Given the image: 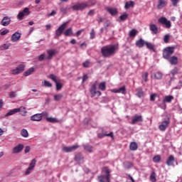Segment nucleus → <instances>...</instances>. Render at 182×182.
<instances>
[{
	"label": "nucleus",
	"instance_id": "nucleus-1",
	"mask_svg": "<svg viewBox=\"0 0 182 182\" xmlns=\"http://www.w3.org/2000/svg\"><path fill=\"white\" fill-rule=\"evenodd\" d=\"M117 50L119 47L116 45L105 46L101 48V53L104 58H110V56H114Z\"/></svg>",
	"mask_w": 182,
	"mask_h": 182
},
{
	"label": "nucleus",
	"instance_id": "nucleus-2",
	"mask_svg": "<svg viewBox=\"0 0 182 182\" xmlns=\"http://www.w3.org/2000/svg\"><path fill=\"white\" fill-rule=\"evenodd\" d=\"M174 53V49L171 47H167L163 50V58L168 60L171 58V55Z\"/></svg>",
	"mask_w": 182,
	"mask_h": 182
},
{
	"label": "nucleus",
	"instance_id": "nucleus-3",
	"mask_svg": "<svg viewBox=\"0 0 182 182\" xmlns=\"http://www.w3.org/2000/svg\"><path fill=\"white\" fill-rule=\"evenodd\" d=\"M68 23L69 22L63 23L56 31H55V39H59V37L62 36V33H63V31L68 28Z\"/></svg>",
	"mask_w": 182,
	"mask_h": 182
},
{
	"label": "nucleus",
	"instance_id": "nucleus-4",
	"mask_svg": "<svg viewBox=\"0 0 182 182\" xmlns=\"http://www.w3.org/2000/svg\"><path fill=\"white\" fill-rule=\"evenodd\" d=\"M96 86H97V82H95L92 85V86L90 90V93H91V97H96V96H97L99 97V96H102V92L97 90Z\"/></svg>",
	"mask_w": 182,
	"mask_h": 182
},
{
	"label": "nucleus",
	"instance_id": "nucleus-5",
	"mask_svg": "<svg viewBox=\"0 0 182 182\" xmlns=\"http://www.w3.org/2000/svg\"><path fill=\"white\" fill-rule=\"evenodd\" d=\"M174 100V97L173 95H166L164 97L162 106L161 107V109L164 110H166V107H167V105H166V103H171V101Z\"/></svg>",
	"mask_w": 182,
	"mask_h": 182
},
{
	"label": "nucleus",
	"instance_id": "nucleus-6",
	"mask_svg": "<svg viewBox=\"0 0 182 182\" xmlns=\"http://www.w3.org/2000/svg\"><path fill=\"white\" fill-rule=\"evenodd\" d=\"M73 11H83V9H86L87 8V4L85 2L78 3L74 6H73Z\"/></svg>",
	"mask_w": 182,
	"mask_h": 182
},
{
	"label": "nucleus",
	"instance_id": "nucleus-7",
	"mask_svg": "<svg viewBox=\"0 0 182 182\" xmlns=\"http://www.w3.org/2000/svg\"><path fill=\"white\" fill-rule=\"evenodd\" d=\"M35 166H36V159H33L29 164L28 168L25 172L26 176H29L30 173H32L33 170H35Z\"/></svg>",
	"mask_w": 182,
	"mask_h": 182
},
{
	"label": "nucleus",
	"instance_id": "nucleus-8",
	"mask_svg": "<svg viewBox=\"0 0 182 182\" xmlns=\"http://www.w3.org/2000/svg\"><path fill=\"white\" fill-rule=\"evenodd\" d=\"M159 23H161V25H165L166 28H167V29H170L171 28V22L168 20H167V18L166 17H161L159 19Z\"/></svg>",
	"mask_w": 182,
	"mask_h": 182
},
{
	"label": "nucleus",
	"instance_id": "nucleus-9",
	"mask_svg": "<svg viewBox=\"0 0 182 182\" xmlns=\"http://www.w3.org/2000/svg\"><path fill=\"white\" fill-rule=\"evenodd\" d=\"M25 70V65L20 64L15 69L12 70V75H19Z\"/></svg>",
	"mask_w": 182,
	"mask_h": 182
},
{
	"label": "nucleus",
	"instance_id": "nucleus-10",
	"mask_svg": "<svg viewBox=\"0 0 182 182\" xmlns=\"http://www.w3.org/2000/svg\"><path fill=\"white\" fill-rule=\"evenodd\" d=\"M170 126V119L163 121L161 124L159 126V129L161 132H166L167 128Z\"/></svg>",
	"mask_w": 182,
	"mask_h": 182
},
{
	"label": "nucleus",
	"instance_id": "nucleus-11",
	"mask_svg": "<svg viewBox=\"0 0 182 182\" xmlns=\"http://www.w3.org/2000/svg\"><path fill=\"white\" fill-rule=\"evenodd\" d=\"M57 53L58 50L56 49L47 50L48 56L46 57V59H47V60H50L51 59H53L54 56L57 55Z\"/></svg>",
	"mask_w": 182,
	"mask_h": 182
},
{
	"label": "nucleus",
	"instance_id": "nucleus-12",
	"mask_svg": "<svg viewBox=\"0 0 182 182\" xmlns=\"http://www.w3.org/2000/svg\"><path fill=\"white\" fill-rule=\"evenodd\" d=\"M80 146L79 145H73V146H64L63 147V151L64 153H72V151H75V150H77Z\"/></svg>",
	"mask_w": 182,
	"mask_h": 182
},
{
	"label": "nucleus",
	"instance_id": "nucleus-13",
	"mask_svg": "<svg viewBox=\"0 0 182 182\" xmlns=\"http://www.w3.org/2000/svg\"><path fill=\"white\" fill-rule=\"evenodd\" d=\"M29 14H31V12L29 11V9L25 8L23 11L18 13V14L17 15V19H18L19 21H22L25 15H29Z\"/></svg>",
	"mask_w": 182,
	"mask_h": 182
},
{
	"label": "nucleus",
	"instance_id": "nucleus-14",
	"mask_svg": "<svg viewBox=\"0 0 182 182\" xmlns=\"http://www.w3.org/2000/svg\"><path fill=\"white\" fill-rule=\"evenodd\" d=\"M99 182H110V176L109 175H100L97 176Z\"/></svg>",
	"mask_w": 182,
	"mask_h": 182
},
{
	"label": "nucleus",
	"instance_id": "nucleus-15",
	"mask_svg": "<svg viewBox=\"0 0 182 182\" xmlns=\"http://www.w3.org/2000/svg\"><path fill=\"white\" fill-rule=\"evenodd\" d=\"M2 26H8L11 23V17L5 16L2 18L1 22Z\"/></svg>",
	"mask_w": 182,
	"mask_h": 182
},
{
	"label": "nucleus",
	"instance_id": "nucleus-16",
	"mask_svg": "<svg viewBox=\"0 0 182 182\" xmlns=\"http://www.w3.org/2000/svg\"><path fill=\"white\" fill-rule=\"evenodd\" d=\"M139 122H143V117L141 115H135L132 120V124H136Z\"/></svg>",
	"mask_w": 182,
	"mask_h": 182
},
{
	"label": "nucleus",
	"instance_id": "nucleus-17",
	"mask_svg": "<svg viewBox=\"0 0 182 182\" xmlns=\"http://www.w3.org/2000/svg\"><path fill=\"white\" fill-rule=\"evenodd\" d=\"M23 150V145L22 144H19L18 146H15L13 149V153L16 154L18 153H21Z\"/></svg>",
	"mask_w": 182,
	"mask_h": 182
},
{
	"label": "nucleus",
	"instance_id": "nucleus-18",
	"mask_svg": "<svg viewBox=\"0 0 182 182\" xmlns=\"http://www.w3.org/2000/svg\"><path fill=\"white\" fill-rule=\"evenodd\" d=\"M31 120L32 122H41L42 120V114H35L31 117Z\"/></svg>",
	"mask_w": 182,
	"mask_h": 182
},
{
	"label": "nucleus",
	"instance_id": "nucleus-19",
	"mask_svg": "<svg viewBox=\"0 0 182 182\" xmlns=\"http://www.w3.org/2000/svg\"><path fill=\"white\" fill-rule=\"evenodd\" d=\"M21 39V33L16 32L11 36V42H18Z\"/></svg>",
	"mask_w": 182,
	"mask_h": 182
},
{
	"label": "nucleus",
	"instance_id": "nucleus-20",
	"mask_svg": "<svg viewBox=\"0 0 182 182\" xmlns=\"http://www.w3.org/2000/svg\"><path fill=\"white\" fill-rule=\"evenodd\" d=\"M174 161H176V159H174V156L171 155V156H169V157L166 160V164L168 166H173L174 165Z\"/></svg>",
	"mask_w": 182,
	"mask_h": 182
},
{
	"label": "nucleus",
	"instance_id": "nucleus-21",
	"mask_svg": "<svg viewBox=\"0 0 182 182\" xmlns=\"http://www.w3.org/2000/svg\"><path fill=\"white\" fill-rule=\"evenodd\" d=\"M149 29L154 35H157V33H159V28H157L156 24H150Z\"/></svg>",
	"mask_w": 182,
	"mask_h": 182
},
{
	"label": "nucleus",
	"instance_id": "nucleus-22",
	"mask_svg": "<svg viewBox=\"0 0 182 182\" xmlns=\"http://www.w3.org/2000/svg\"><path fill=\"white\" fill-rule=\"evenodd\" d=\"M112 92L113 93H122V95H126V87L123 86L119 89H114Z\"/></svg>",
	"mask_w": 182,
	"mask_h": 182
},
{
	"label": "nucleus",
	"instance_id": "nucleus-23",
	"mask_svg": "<svg viewBox=\"0 0 182 182\" xmlns=\"http://www.w3.org/2000/svg\"><path fill=\"white\" fill-rule=\"evenodd\" d=\"M82 147L85 150V151H88V153H93V146L88 144L82 145Z\"/></svg>",
	"mask_w": 182,
	"mask_h": 182
},
{
	"label": "nucleus",
	"instance_id": "nucleus-24",
	"mask_svg": "<svg viewBox=\"0 0 182 182\" xmlns=\"http://www.w3.org/2000/svg\"><path fill=\"white\" fill-rule=\"evenodd\" d=\"M146 42V41L143 40V38H141L136 42V46L138 48H143V46H145Z\"/></svg>",
	"mask_w": 182,
	"mask_h": 182
},
{
	"label": "nucleus",
	"instance_id": "nucleus-25",
	"mask_svg": "<svg viewBox=\"0 0 182 182\" xmlns=\"http://www.w3.org/2000/svg\"><path fill=\"white\" fill-rule=\"evenodd\" d=\"M16 113H19V109H18V108L11 109L5 114V117H8L9 116H12V114H16Z\"/></svg>",
	"mask_w": 182,
	"mask_h": 182
},
{
	"label": "nucleus",
	"instance_id": "nucleus-26",
	"mask_svg": "<svg viewBox=\"0 0 182 182\" xmlns=\"http://www.w3.org/2000/svg\"><path fill=\"white\" fill-rule=\"evenodd\" d=\"M168 60L171 65H177L178 63V58L176 56L171 57Z\"/></svg>",
	"mask_w": 182,
	"mask_h": 182
},
{
	"label": "nucleus",
	"instance_id": "nucleus-27",
	"mask_svg": "<svg viewBox=\"0 0 182 182\" xmlns=\"http://www.w3.org/2000/svg\"><path fill=\"white\" fill-rule=\"evenodd\" d=\"M139 149V146L137 145V143L136 142H131L129 145V150L132 151H136Z\"/></svg>",
	"mask_w": 182,
	"mask_h": 182
},
{
	"label": "nucleus",
	"instance_id": "nucleus-28",
	"mask_svg": "<svg viewBox=\"0 0 182 182\" xmlns=\"http://www.w3.org/2000/svg\"><path fill=\"white\" fill-rule=\"evenodd\" d=\"M107 11L112 14V16L117 15V9L107 8Z\"/></svg>",
	"mask_w": 182,
	"mask_h": 182
},
{
	"label": "nucleus",
	"instance_id": "nucleus-29",
	"mask_svg": "<svg viewBox=\"0 0 182 182\" xmlns=\"http://www.w3.org/2000/svg\"><path fill=\"white\" fill-rule=\"evenodd\" d=\"M136 96H138V97H143V96H144V92L143 91V89H141V87H138L136 90Z\"/></svg>",
	"mask_w": 182,
	"mask_h": 182
},
{
	"label": "nucleus",
	"instance_id": "nucleus-30",
	"mask_svg": "<svg viewBox=\"0 0 182 182\" xmlns=\"http://www.w3.org/2000/svg\"><path fill=\"white\" fill-rule=\"evenodd\" d=\"M166 5V3L165 0H159L157 8L158 9H162V8H164Z\"/></svg>",
	"mask_w": 182,
	"mask_h": 182
},
{
	"label": "nucleus",
	"instance_id": "nucleus-31",
	"mask_svg": "<svg viewBox=\"0 0 182 182\" xmlns=\"http://www.w3.org/2000/svg\"><path fill=\"white\" fill-rule=\"evenodd\" d=\"M63 35H65V36H71V35H73V29L72 28H68L63 32Z\"/></svg>",
	"mask_w": 182,
	"mask_h": 182
},
{
	"label": "nucleus",
	"instance_id": "nucleus-32",
	"mask_svg": "<svg viewBox=\"0 0 182 182\" xmlns=\"http://www.w3.org/2000/svg\"><path fill=\"white\" fill-rule=\"evenodd\" d=\"M134 6V1H127L125 4V9H129L130 8H133Z\"/></svg>",
	"mask_w": 182,
	"mask_h": 182
},
{
	"label": "nucleus",
	"instance_id": "nucleus-33",
	"mask_svg": "<svg viewBox=\"0 0 182 182\" xmlns=\"http://www.w3.org/2000/svg\"><path fill=\"white\" fill-rule=\"evenodd\" d=\"M149 180L151 182H157V179L156 178V172H154V171H152L151 173Z\"/></svg>",
	"mask_w": 182,
	"mask_h": 182
},
{
	"label": "nucleus",
	"instance_id": "nucleus-34",
	"mask_svg": "<svg viewBox=\"0 0 182 182\" xmlns=\"http://www.w3.org/2000/svg\"><path fill=\"white\" fill-rule=\"evenodd\" d=\"M102 173L105 174V176H108V177H110V169H109V167L105 166L102 168Z\"/></svg>",
	"mask_w": 182,
	"mask_h": 182
},
{
	"label": "nucleus",
	"instance_id": "nucleus-35",
	"mask_svg": "<svg viewBox=\"0 0 182 182\" xmlns=\"http://www.w3.org/2000/svg\"><path fill=\"white\" fill-rule=\"evenodd\" d=\"M33 72H35V69L33 68H31L24 72L23 76H29L30 75H32Z\"/></svg>",
	"mask_w": 182,
	"mask_h": 182
},
{
	"label": "nucleus",
	"instance_id": "nucleus-36",
	"mask_svg": "<svg viewBox=\"0 0 182 182\" xmlns=\"http://www.w3.org/2000/svg\"><path fill=\"white\" fill-rule=\"evenodd\" d=\"M98 89H100V90H102V92H105V90H106V82H102L100 83Z\"/></svg>",
	"mask_w": 182,
	"mask_h": 182
},
{
	"label": "nucleus",
	"instance_id": "nucleus-37",
	"mask_svg": "<svg viewBox=\"0 0 182 182\" xmlns=\"http://www.w3.org/2000/svg\"><path fill=\"white\" fill-rule=\"evenodd\" d=\"M21 136H22V137H28L29 136V133L28 132V130H26V129H23L21 131Z\"/></svg>",
	"mask_w": 182,
	"mask_h": 182
},
{
	"label": "nucleus",
	"instance_id": "nucleus-38",
	"mask_svg": "<svg viewBox=\"0 0 182 182\" xmlns=\"http://www.w3.org/2000/svg\"><path fill=\"white\" fill-rule=\"evenodd\" d=\"M145 46L149 50H154V45H153V43L146 41Z\"/></svg>",
	"mask_w": 182,
	"mask_h": 182
},
{
	"label": "nucleus",
	"instance_id": "nucleus-39",
	"mask_svg": "<svg viewBox=\"0 0 182 182\" xmlns=\"http://www.w3.org/2000/svg\"><path fill=\"white\" fill-rule=\"evenodd\" d=\"M85 3L87 4V8H89V6H93V5H96V0H88Z\"/></svg>",
	"mask_w": 182,
	"mask_h": 182
},
{
	"label": "nucleus",
	"instance_id": "nucleus-40",
	"mask_svg": "<svg viewBox=\"0 0 182 182\" xmlns=\"http://www.w3.org/2000/svg\"><path fill=\"white\" fill-rule=\"evenodd\" d=\"M46 120L50 123H59V120L54 117H46Z\"/></svg>",
	"mask_w": 182,
	"mask_h": 182
},
{
	"label": "nucleus",
	"instance_id": "nucleus-41",
	"mask_svg": "<svg viewBox=\"0 0 182 182\" xmlns=\"http://www.w3.org/2000/svg\"><path fill=\"white\" fill-rule=\"evenodd\" d=\"M137 33H139V31L137 30L132 29L131 31H129V37L134 38V36H136V35H137Z\"/></svg>",
	"mask_w": 182,
	"mask_h": 182
},
{
	"label": "nucleus",
	"instance_id": "nucleus-42",
	"mask_svg": "<svg viewBox=\"0 0 182 182\" xmlns=\"http://www.w3.org/2000/svg\"><path fill=\"white\" fill-rule=\"evenodd\" d=\"M75 161H80L81 160H83V156L82 155V154L80 153L77 154L75 155Z\"/></svg>",
	"mask_w": 182,
	"mask_h": 182
},
{
	"label": "nucleus",
	"instance_id": "nucleus-43",
	"mask_svg": "<svg viewBox=\"0 0 182 182\" xmlns=\"http://www.w3.org/2000/svg\"><path fill=\"white\" fill-rule=\"evenodd\" d=\"M153 161L154 163H160L161 161V156L160 155H156L153 158Z\"/></svg>",
	"mask_w": 182,
	"mask_h": 182
},
{
	"label": "nucleus",
	"instance_id": "nucleus-44",
	"mask_svg": "<svg viewBox=\"0 0 182 182\" xmlns=\"http://www.w3.org/2000/svg\"><path fill=\"white\" fill-rule=\"evenodd\" d=\"M90 39H95L96 38V33L95 32V28H92L90 33Z\"/></svg>",
	"mask_w": 182,
	"mask_h": 182
},
{
	"label": "nucleus",
	"instance_id": "nucleus-45",
	"mask_svg": "<svg viewBox=\"0 0 182 182\" xmlns=\"http://www.w3.org/2000/svg\"><path fill=\"white\" fill-rule=\"evenodd\" d=\"M155 79H161L163 77V74L160 72H157L154 74Z\"/></svg>",
	"mask_w": 182,
	"mask_h": 182
},
{
	"label": "nucleus",
	"instance_id": "nucleus-46",
	"mask_svg": "<svg viewBox=\"0 0 182 182\" xmlns=\"http://www.w3.org/2000/svg\"><path fill=\"white\" fill-rule=\"evenodd\" d=\"M69 9H68V7H65V6H62L60 9V12H62V14H68V11Z\"/></svg>",
	"mask_w": 182,
	"mask_h": 182
},
{
	"label": "nucleus",
	"instance_id": "nucleus-47",
	"mask_svg": "<svg viewBox=\"0 0 182 182\" xmlns=\"http://www.w3.org/2000/svg\"><path fill=\"white\" fill-rule=\"evenodd\" d=\"M133 166V163L132 162H125L124 163V167L125 168H132V166Z\"/></svg>",
	"mask_w": 182,
	"mask_h": 182
},
{
	"label": "nucleus",
	"instance_id": "nucleus-48",
	"mask_svg": "<svg viewBox=\"0 0 182 182\" xmlns=\"http://www.w3.org/2000/svg\"><path fill=\"white\" fill-rule=\"evenodd\" d=\"M164 41L165 43H168V42H170V35H165V36L164 37Z\"/></svg>",
	"mask_w": 182,
	"mask_h": 182
},
{
	"label": "nucleus",
	"instance_id": "nucleus-49",
	"mask_svg": "<svg viewBox=\"0 0 182 182\" xmlns=\"http://www.w3.org/2000/svg\"><path fill=\"white\" fill-rule=\"evenodd\" d=\"M18 110H19V112L23 113V114H26L27 113L26 108L25 107H20L19 108H17Z\"/></svg>",
	"mask_w": 182,
	"mask_h": 182
},
{
	"label": "nucleus",
	"instance_id": "nucleus-50",
	"mask_svg": "<svg viewBox=\"0 0 182 182\" xmlns=\"http://www.w3.org/2000/svg\"><path fill=\"white\" fill-rule=\"evenodd\" d=\"M62 97H63L62 94L55 95L54 96V100H55L56 102H58V100H60V99H62Z\"/></svg>",
	"mask_w": 182,
	"mask_h": 182
},
{
	"label": "nucleus",
	"instance_id": "nucleus-51",
	"mask_svg": "<svg viewBox=\"0 0 182 182\" xmlns=\"http://www.w3.org/2000/svg\"><path fill=\"white\" fill-rule=\"evenodd\" d=\"M50 79H51V80H53V82H55V83H57L58 80L56 79V75L51 74L49 75L48 77Z\"/></svg>",
	"mask_w": 182,
	"mask_h": 182
},
{
	"label": "nucleus",
	"instance_id": "nucleus-52",
	"mask_svg": "<svg viewBox=\"0 0 182 182\" xmlns=\"http://www.w3.org/2000/svg\"><path fill=\"white\" fill-rule=\"evenodd\" d=\"M56 84V90H60L62 89V87H63V85H62V83L60 82H55Z\"/></svg>",
	"mask_w": 182,
	"mask_h": 182
},
{
	"label": "nucleus",
	"instance_id": "nucleus-53",
	"mask_svg": "<svg viewBox=\"0 0 182 182\" xmlns=\"http://www.w3.org/2000/svg\"><path fill=\"white\" fill-rule=\"evenodd\" d=\"M149 77V73H144L142 74V78L144 79V82H147Z\"/></svg>",
	"mask_w": 182,
	"mask_h": 182
},
{
	"label": "nucleus",
	"instance_id": "nucleus-54",
	"mask_svg": "<svg viewBox=\"0 0 182 182\" xmlns=\"http://www.w3.org/2000/svg\"><path fill=\"white\" fill-rule=\"evenodd\" d=\"M82 66L84 68H90V61H89V60H87L85 63H82Z\"/></svg>",
	"mask_w": 182,
	"mask_h": 182
},
{
	"label": "nucleus",
	"instance_id": "nucleus-55",
	"mask_svg": "<svg viewBox=\"0 0 182 182\" xmlns=\"http://www.w3.org/2000/svg\"><path fill=\"white\" fill-rule=\"evenodd\" d=\"M0 49H1V50H6L7 49H9V44H4L3 46H1Z\"/></svg>",
	"mask_w": 182,
	"mask_h": 182
},
{
	"label": "nucleus",
	"instance_id": "nucleus-56",
	"mask_svg": "<svg viewBox=\"0 0 182 182\" xmlns=\"http://www.w3.org/2000/svg\"><path fill=\"white\" fill-rule=\"evenodd\" d=\"M44 86H46V87H52V83H50L49 81H44Z\"/></svg>",
	"mask_w": 182,
	"mask_h": 182
},
{
	"label": "nucleus",
	"instance_id": "nucleus-57",
	"mask_svg": "<svg viewBox=\"0 0 182 182\" xmlns=\"http://www.w3.org/2000/svg\"><path fill=\"white\" fill-rule=\"evenodd\" d=\"M45 59H46V56H45V53L41 54L38 57V60H40V62H42V60H45Z\"/></svg>",
	"mask_w": 182,
	"mask_h": 182
},
{
	"label": "nucleus",
	"instance_id": "nucleus-58",
	"mask_svg": "<svg viewBox=\"0 0 182 182\" xmlns=\"http://www.w3.org/2000/svg\"><path fill=\"white\" fill-rule=\"evenodd\" d=\"M156 97H157V94H153L150 97L151 102H154L156 100Z\"/></svg>",
	"mask_w": 182,
	"mask_h": 182
},
{
	"label": "nucleus",
	"instance_id": "nucleus-59",
	"mask_svg": "<svg viewBox=\"0 0 182 182\" xmlns=\"http://www.w3.org/2000/svg\"><path fill=\"white\" fill-rule=\"evenodd\" d=\"M127 16H128L127 14H123V15L120 16L119 19L121 21H126V19H127Z\"/></svg>",
	"mask_w": 182,
	"mask_h": 182
},
{
	"label": "nucleus",
	"instance_id": "nucleus-60",
	"mask_svg": "<svg viewBox=\"0 0 182 182\" xmlns=\"http://www.w3.org/2000/svg\"><path fill=\"white\" fill-rule=\"evenodd\" d=\"M31 151V146H26L24 149V153L26 154Z\"/></svg>",
	"mask_w": 182,
	"mask_h": 182
},
{
	"label": "nucleus",
	"instance_id": "nucleus-61",
	"mask_svg": "<svg viewBox=\"0 0 182 182\" xmlns=\"http://www.w3.org/2000/svg\"><path fill=\"white\" fill-rule=\"evenodd\" d=\"M180 1V0H172V4L173 6H177V4H178V2Z\"/></svg>",
	"mask_w": 182,
	"mask_h": 182
},
{
	"label": "nucleus",
	"instance_id": "nucleus-62",
	"mask_svg": "<svg viewBox=\"0 0 182 182\" xmlns=\"http://www.w3.org/2000/svg\"><path fill=\"white\" fill-rule=\"evenodd\" d=\"M9 33V30L6 29V30H4V31H3L1 32V35L2 36H4L6 35V33Z\"/></svg>",
	"mask_w": 182,
	"mask_h": 182
},
{
	"label": "nucleus",
	"instance_id": "nucleus-63",
	"mask_svg": "<svg viewBox=\"0 0 182 182\" xmlns=\"http://www.w3.org/2000/svg\"><path fill=\"white\" fill-rule=\"evenodd\" d=\"M40 114H41L42 119H43V117H48V112H43L41 113Z\"/></svg>",
	"mask_w": 182,
	"mask_h": 182
},
{
	"label": "nucleus",
	"instance_id": "nucleus-64",
	"mask_svg": "<svg viewBox=\"0 0 182 182\" xmlns=\"http://www.w3.org/2000/svg\"><path fill=\"white\" fill-rule=\"evenodd\" d=\"M56 15V11L53 10L51 13L48 14V16H55Z\"/></svg>",
	"mask_w": 182,
	"mask_h": 182
}]
</instances>
